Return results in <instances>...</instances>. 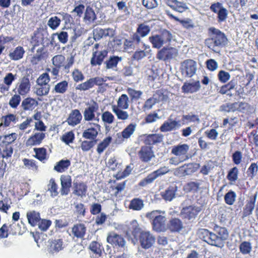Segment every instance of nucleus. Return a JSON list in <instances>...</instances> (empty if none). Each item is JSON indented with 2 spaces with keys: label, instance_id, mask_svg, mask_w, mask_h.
<instances>
[{
  "label": "nucleus",
  "instance_id": "59",
  "mask_svg": "<svg viewBox=\"0 0 258 258\" xmlns=\"http://www.w3.org/2000/svg\"><path fill=\"white\" fill-rule=\"evenodd\" d=\"M50 81L49 75L44 73L41 74L37 79L36 83L37 86L49 85L48 82Z\"/></svg>",
  "mask_w": 258,
  "mask_h": 258
},
{
  "label": "nucleus",
  "instance_id": "24",
  "mask_svg": "<svg viewBox=\"0 0 258 258\" xmlns=\"http://www.w3.org/2000/svg\"><path fill=\"white\" fill-rule=\"evenodd\" d=\"M108 51L103 50L99 52H92V57L91 59V64L92 66L101 65L104 59L106 57Z\"/></svg>",
  "mask_w": 258,
  "mask_h": 258
},
{
  "label": "nucleus",
  "instance_id": "51",
  "mask_svg": "<svg viewBox=\"0 0 258 258\" xmlns=\"http://www.w3.org/2000/svg\"><path fill=\"white\" fill-rule=\"evenodd\" d=\"M47 190L50 193L52 197H56L58 192L57 191V185L53 179H51L47 184Z\"/></svg>",
  "mask_w": 258,
  "mask_h": 258
},
{
  "label": "nucleus",
  "instance_id": "53",
  "mask_svg": "<svg viewBox=\"0 0 258 258\" xmlns=\"http://www.w3.org/2000/svg\"><path fill=\"white\" fill-rule=\"evenodd\" d=\"M50 88V85L37 86L35 88V93L39 96H46L48 94Z\"/></svg>",
  "mask_w": 258,
  "mask_h": 258
},
{
  "label": "nucleus",
  "instance_id": "27",
  "mask_svg": "<svg viewBox=\"0 0 258 258\" xmlns=\"http://www.w3.org/2000/svg\"><path fill=\"white\" fill-rule=\"evenodd\" d=\"M122 60V57L121 56L112 55L110 56L108 59L105 62L106 69H111L113 70H116L117 64Z\"/></svg>",
  "mask_w": 258,
  "mask_h": 258
},
{
  "label": "nucleus",
  "instance_id": "48",
  "mask_svg": "<svg viewBox=\"0 0 258 258\" xmlns=\"http://www.w3.org/2000/svg\"><path fill=\"white\" fill-rule=\"evenodd\" d=\"M61 20L57 16L50 17L47 23L48 26L52 30H55L59 26Z\"/></svg>",
  "mask_w": 258,
  "mask_h": 258
},
{
  "label": "nucleus",
  "instance_id": "43",
  "mask_svg": "<svg viewBox=\"0 0 258 258\" xmlns=\"http://www.w3.org/2000/svg\"><path fill=\"white\" fill-rule=\"evenodd\" d=\"M167 13L170 18L179 22L184 28L186 29H190L194 27V24L191 20L186 19L183 20H180L177 17L171 14L170 12H167Z\"/></svg>",
  "mask_w": 258,
  "mask_h": 258
},
{
  "label": "nucleus",
  "instance_id": "1",
  "mask_svg": "<svg viewBox=\"0 0 258 258\" xmlns=\"http://www.w3.org/2000/svg\"><path fill=\"white\" fill-rule=\"evenodd\" d=\"M199 236L208 244L222 248L224 246L225 241L229 236L228 232L225 227L215 225L213 232H210L206 229H201L198 231Z\"/></svg>",
  "mask_w": 258,
  "mask_h": 258
},
{
  "label": "nucleus",
  "instance_id": "7",
  "mask_svg": "<svg viewBox=\"0 0 258 258\" xmlns=\"http://www.w3.org/2000/svg\"><path fill=\"white\" fill-rule=\"evenodd\" d=\"M89 127L82 133V137L90 141H97V137L100 131L101 126L97 122H89Z\"/></svg>",
  "mask_w": 258,
  "mask_h": 258
},
{
  "label": "nucleus",
  "instance_id": "36",
  "mask_svg": "<svg viewBox=\"0 0 258 258\" xmlns=\"http://www.w3.org/2000/svg\"><path fill=\"white\" fill-rule=\"evenodd\" d=\"M18 118L16 115L13 114H8L3 116L1 118V122L0 123V128L7 127L9 126L12 122H16Z\"/></svg>",
  "mask_w": 258,
  "mask_h": 258
},
{
  "label": "nucleus",
  "instance_id": "28",
  "mask_svg": "<svg viewBox=\"0 0 258 258\" xmlns=\"http://www.w3.org/2000/svg\"><path fill=\"white\" fill-rule=\"evenodd\" d=\"M180 127L179 122L175 120L165 121L161 126L160 131L162 132H167L172 130H175Z\"/></svg>",
  "mask_w": 258,
  "mask_h": 258
},
{
  "label": "nucleus",
  "instance_id": "21",
  "mask_svg": "<svg viewBox=\"0 0 258 258\" xmlns=\"http://www.w3.org/2000/svg\"><path fill=\"white\" fill-rule=\"evenodd\" d=\"M61 188L60 192L61 196L68 195L72 185V179L70 175H61L60 177Z\"/></svg>",
  "mask_w": 258,
  "mask_h": 258
},
{
  "label": "nucleus",
  "instance_id": "20",
  "mask_svg": "<svg viewBox=\"0 0 258 258\" xmlns=\"http://www.w3.org/2000/svg\"><path fill=\"white\" fill-rule=\"evenodd\" d=\"M31 84L27 77H23L18 84L17 92L20 96L26 95L30 90Z\"/></svg>",
  "mask_w": 258,
  "mask_h": 258
},
{
  "label": "nucleus",
  "instance_id": "54",
  "mask_svg": "<svg viewBox=\"0 0 258 258\" xmlns=\"http://www.w3.org/2000/svg\"><path fill=\"white\" fill-rule=\"evenodd\" d=\"M97 143V141L85 140L81 142V148L83 152H88Z\"/></svg>",
  "mask_w": 258,
  "mask_h": 258
},
{
  "label": "nucleus",
  "instance_id": "38",
  "mask_svg": "<svg viewBox=\"0 0 258 258\" xmlns=\"http://www.w3.org/2000/svg\"><path fill=\"white\" fill-rule=\"evenodd\" d=\"M127 226V234L131 233L134 237H136L139 233H141V229L136 220L131 221Z\"/></svg>",
  "mask_w": 258,
  "mask_h": 258
},
{
  "label": "nucleus",
  "instance_id": "5",
  "mask_svg": "<svg viewBox=\"0 0 258 258\" xmlns=\"http://www.w3.org/2000/svg\"><path fill=\"white\" fill-rule=\"evenodd\" d=\"M86 107L83 112L84 120L86 121H94L95 122L98 123L100 120L99 116L100 113L97 112V116H95V113L98 111L99 108L98 103L91 100L86 103Z\"/></svg>",
  "mask_w": 258,
  "mask_h": 258
},
{
  "label": "nucleus",
  "instance_id": "2",
  "mask_svg": "<svg viewBox=\"0 0 258 258\" xmlns=\"http://www.w3.org/2000/svg\"><path fill=\"white\" fill-rule=\"evenodd\" d=\"M209 37L205 40V46L215 53H219L220 49L228 44L226 35L220 30L214 27L209 29Z\"/></svg>",
  "mask_w": 258,
  "mask_h": 258
},
{
  "label": "nucleus",
  "instance_id": "46",
  "mask_svg": "<svg viewBox=\"0 0 258 258\" xmlns=\"http://www.w3.org/2000/svg\"><path fill=\"white\" fill-rule=\"evenodd\" d=\"M68 87V83L66 81H61L54 86L52 92L63 94L67 90Z\"/></svg>",
  "mask_w": 258,
  "mask_h": 258
},
{
  "label": "nucleus",
  "instance_id": "8",
  "mask_svg": "<svg viewBox=\"0 0 258 258\" xmlns=\"http://www.w3.org/2000/svg\"><path fill=\"white\" fill-rule=\"evenodd\" d=\"M197 69V63L192 59H186L181 63V73L185 77H191L196 74Z\"/></svg>",
  "mask_w": 258,
  "mask_h": 258
},
{
  "label": "nucleus",
  "instance_id": "52",
  "mask_svg": "<svg viewBox=\"0 0 258 258\" xmlns=\"http://www.w3.org/2000/svg\"><path fill=\"white\" fill-rule=\"evenodd\" d=\"M255 207V200H250L246 204L243 209V216H247L251 215Z\"/></svg>",
  "mask_w": 258,
  "mask_h": 258
},
{
  "label": "nucleus",
  "instance_id": "44",
  "mask_svg": "<svg viewBox=\"0 0 258 258\" xmlns=\"http://www.w3.org/2000/svg\"><path fill=\"white\" fill-rule=\"evenodd\" d=\"M200 86L199 82H196L192 84L185 83L182 87V89L186 93H194L199 90Z\"/></svg>",
  "mask_w": 258,
  "mask_h": 258
},
{
  "label": "nucleus",
  "instance_id": "64",
  "mask_svg": "<svg viewBox=\"0 0 258 258\" xmlns=\"http://www.w3.org/2000/svg\"><path fill=\"white\" fill-rule=\"evenodd\" d=\"M220 111L227 112L236 111L235 102L232 103H226L221 105L220 107Z\"/></svg>",
  "mask_w": 258,
  "mask_h": 258
},
{
  "label": "nucleus",
  "instance_id": "35",
  "mask_svg": "<svg viewBox=\"0 0 258 258\" xmlns=\"http://www.w3.org/2000/svg\"><path fill=\"white\" fill-rule=\"evenodd\" d=\"M163 140V136L159 134H150L146 137L144 143L146 145H153L160 143Z\"/></svg>",
  "mask_w": 258,
  "mask_h": 258
},
{
  "label": "nucleus",
  "instance_id": "9",
  "mask_svg": "<svg viewBox=\"0 0 258 258\" xmlns=\"http://www.w3.org/2000/svg\"><path fill=\"white\" fill-rule=\"evenodd\" d=\"M150 31V27L148 25L143 23L138 26L136 32L133 34L134 40L137 43H141V45H143V48L144 47L145 49L149 48L150 47L143 43L141 37H144L146 36L149 33Z\"/></svg>",
  "mask_w": 258,
  "mask_h": 258
},
{
  "label": "nucleus",
  "instance_id": "25",
  "mask_svg": "<svg viewBox=\"0 0 258 258\" xmlns=\"http://www.w3.org/2000/svg\"><path fill=\"white\" fill-rule=\"evenodd\" d=\"M89 248L92 252V258H103V247L100 243L96 241H92L89 245Z\"/></svg>",
  "mask_w": 258,
  "mask_h": 258
},
{
  "label": "nucleus",
  "instance_id": "23",
  "mask_svg": "<svg viewBox=\"0 0 258 258\" xmlns=\"http://www.w3.org/2000/svg\"><path fill=\"white\" fill-rule=\"evenodd\" d=\"M107 241L113 245H118L120 247H123L125 244V241L123 237L113 232L108 234Z\"/></svg>",
  "mask_w": 258,
  "mask_h": 258
},
{
  "label": "nucleus",
  "instance_id": "34",
  "mask_svg": "<svg viewBox=\"0 0 258 258\" xmlns=\"http://www.w3.org/2000/svg\"><path fill=\"white\" fill-rule=\"evenodd\" d=\"M73 194L78 196L84 197L86 196L87 186L83 182L74 183Z\"/></svg>",
  "mask_w": 258,
  "mask_h": 258
},
{
  "label": "nucleus",
  "instance_id": "56",
  "mask_svg": "<svg viewBox=\"0 0 258 258\" xmlns=\"http://www.w3.org/2000/svg\"><path fill=\"white\" fill-rule=\"evenodd\" d=\"M239 250L243 254H249L252 250L251 244L248 241H243L239 245Z\"/></svg>",
  "mask_w": 258,
  "mask_h": 258
},
{
  "label": "nucleus",
  "instance_id": "3",
  "mask_svg": "<svg viewBox=\"0 0 258 258\" xmlns=\"http://www.w3.org/2000/svg\"><path fill=\"white\" fill-rule=\"evenodd\" d=\"M164 214L165 212L161 210H154L146 214L145 217L147 218L152 220L153 229L156 232H165L167 230Z\"/></svg>",
  "mask_w": 258,
  "mask_h": 258
},
{
  "label": "nucleus",
  "instance_id": "10",
  "mask_svg": "<svg viewBox=\"0 0 258 258\" xmlns=\"http://www.w3.org/2000/svg\"><path fill=\"white\" fill-rule=\"evenodd\" d=\"M201 206H189L183 207L180 212V214L184 219L188 220H194L198 214L201 211Z\"/></svg>",
  "mask_w": 258,
  "mask_h": 258
},
{
  "label": "nucleus",
  "instance_id": "49",
  "mask_svg": "<svg viewBox=\"0 0 258 258\" xmlns=\"http://www.w3.org/2000/svg\"><path fill=\"white\" fill-rule=\"evenodd\" d=\"M101 119L104 124H111L114 122L115 117L110 112L105 111L101 114Z\"/></svg>",
  "mask_w": 258,
  "mask_h": 258
},
{
  "label": "nucleus",
  "instance_id": "26",
  "mask_svg": "<svg viewBox=\"0 0 258 258\" xmlns=\"http://www.w3.org/2000/svg\"><path fill=\"white\" fill-rule=\"evenodd\" d=\"M177 187L175 185L169 186L164 191L161 192L162 198L166 201H171L175 197Z\"/></svg>",
  "mask_w": 258,
  "mask_h": 258
},
{
  "label": "nucleus",
  "instance_id": "61",
  "mask_svg": "<svg viewBox=\"0 0 258 258\" xmlns=\"http://www.w3.org/2000/svg\"><path fill=\"white\" fill-rule=\"evenodd\" d=\"M21 100L20 95L18 94H15L10 99L9 104L12 108H16L20 104Z\"/></svg>",
  "mask_w": 258,
  "mask_h": 258
},
{
  "label": "nucleus",
  "instance_id": "30",
  "mask_svg": "<svg viewBox=\"0 0 258 258\" xmlns=\"http://www.w3.org/2000/svg\"><path fill=\"white\" fill-rule=\"evenodd\" d=\"M38 104L37 101L35 99L28 97L22 101L21 107L25 111H30L33 110L38 105Z\"/></svg>",
  "mask_w": 258,
  "mask_h": 258
},
{
  "label": "nucleus",
  "instance_id": "37",
  "mask_svg": "<svg viewBox=\"0 0 258 258\" xmlns=\"http://www.w3.org/2000/svg\"><path fill=\"white\" fill-rule=\"evenodd\" d=\"M96 19V15L94 11L90 6H87L85 10L84 21L90 24L93 22Z\"/></svg>",
  "mask_w": 258,
  "mask_h": 258
},
{
  "label": "nucleus",
  "instance_id": "14",
  "mask_svg": "<svg viewBox=\"0 0 258 258\" xmlns=\"http://www.w3.org/2000/svg\"><path fill=\"white\" fill-rule=\"evenodd\" d=\"M210 10L218 15L217 18L219 22L225 21L228 17V10L219 2L212 4Z\"/></svg>",
  "mask_w": 258,
  "mask_h": 258
},
{
  "label": "nucleus",
  "instance_id": "47",
  "mask_svg": "<svg viewBox=\"0 0 258 258\" xmlns=\"http://www.w3.org/2000/svg\"><path fill=\"white\" fill-rule=\"evenodd\" d=\"M112 141V138L111 137H108L105 138L101 143H100L96 149L97 153L99 154H101L106 149V148L109 146Z\"/></svg>",
  "mask_w": 258,
  "mask_h": 258
},
{
  "label": "nucleus",
  "instance_id": "17",
  "mask_svg": "<svg viewBox=\"0 0 258 258\" xmlns=\"http://www.w3.org/2000/svg\"><path fill=\"white\" fill-rule=\"evenodd\" d=\"M184 228L182 220L178 218H171L167 223V230L171 232L179 233Z\"/></svg>",
  "mask_w": 258,
  "mask_h": 258
},
{
  "label": "nucleus",
  "instance_id": "31",
  "mask_svg": "<svg viewBox=\"0 0 258 258\" xmlns=\"http://www.w3.org/2000/svg\"><path fill=\"white\" fill-rule=\"evenodd\" d=\"M27 218L29 224L32 226L37 225L41 219L39 213L35 211H30L27 212Z\"/></svg>",
  "mask_w": 258,
  "mask_h": 258
},
{
  "label": "nucleus",
  "instance_id": "4",
  "mask_svg": "<svg viewBox=\"0 0 258 258\" xmlns=\"http://www.w3.org/2000/svg\"><path fill=\"white\" fill-rule=\"evenodd\" d=\"M173 37V35L170 31L164 29L159 34L153 35L149 37V40L153 48L160 49L164 45H170Z\"/></svg>",
  "mask_w": 258,
  "mask_h": 258
},
{
  "label": "nucleus",
  "instance_id": "62",
  "mask_svg": "<svg viewBox=\"0 0 258 258\" xmlns=\"http://www.w3.org/2000/svg\"><path fill=\"white\" fill-rule=\"evenodd\" d=\"M201 183L198 181H191L188 182L185 186V189L190 192L191 191H197L199 190Z\"/></svg>",
  "mask_w": 258,
  "mask_h": 258
},
{
  "label": "nucleus",
  "instance_id": "11",
  "mask_svg": "<svg viewBox=\"0 0 258 258\" xmlns=\"http://www.w3.org/2000/svg\"><path fill=\"white\" fill-rule=\"evenodd\" d=\"M189 150V146L187 144H179L172 147L171 153L178 157L180 161H184L189 158L187 155Z\"/></svg>",
  "mask_w": 258,
  "mask_h": 258
},
{
  "label": "nucleus",
  "instance_id": "63",
  "mask_svg": "<svg viewBox=\"0 0 258 258\" xmlns=\"http://www.w3.org/2000/svg\"><path fill=\"white\" fill-rule=\"evenodd\" d=\"M35 157L40 161L46 159V149L44 148H34Z\"/></svg>",
  "mask_w": 258,
  "mask_h": 258
},
{
  "label": "nucleus",
  "instance_id": "22",
  "mask_svg": "<svg viewBox=\"0 0 258 258\" xmlns=\"http://www.w3.org/2000/svg\"><path fill=\"white\" fill-rule=\"evenodd\" d=\"M45 138V134L43 132H36L30 136L26 141L27 146H34L40 145Z\"/></svg>",
  "mask_w": 258,
  "mask_h": 258
},
{
  "label": "nucleus",
  "instance_id": "42",
  "mask_svg": "<svg viewBox=\"0 0 258 258\" xmlns=\"http://www.w3.org/2000/svg\"><path fill=\"white\" fill-rule=\"evenodd\" d=\"M24 53V48L21 46H18L10 53L9 56L13 60H18L23 57Z\"/></svg>",
  "mask_w": 258,
  "mask_h": 258
},
{
  "label": "nucleus",
  "instance_id": "39",
  "mask_svg": "<svg viewBox=\"0 0 258 258\" xmlns=\"http://www.w3.org/2000/svg\"><path fill=\"white\" fill-rule=\"evenodd\" d=\"M144 207V201L140 198H134L130 202L128 208L134 211H140Z\"/></svg>",
  "mask_w": 258,
  "mask_h": 258
},
{
  "label": "nucleus",
  "instance_id": "29",
  "mask_svg": "<svg viewBox=\"0 0 258 258\" xmlns=\"http://www.w3.org/2000/svg\"><path fill=\"white\" fill-rule=\"evenodd\" d=\"M63 248V241L62 239H55L50 242L48 251L49 253L54 254L62 250Z\"/></svg>",
  "mask_w": 258,
  "mask_h": 258
},
{
  "label": "nucleus",
  "instance_id": "55",
  "mask_svg": "<svg viewBox=\"0 0 258 258\" xmlns=\"http://www.w3.org/2000/svg\"><path fill=\"white\" fill-rule=\"evenodd\" d=\"M236 198V193L232 190H230L225 194L224 196V201L227 205H232L235 202Z\"/></svg>",
  "mask_w": 258,
  "mask_h": 258
},
{
  "label": "nucleus",
  "instance_id": "32",
  "mask_svg": "<svg viewBox=\"0 0 258 258\" xmlns=\"http://www.w3.org/2000/svg\"><path fill=\"white\" fill-rule=\"evenodd\" d=\"M112 112L115 114L117 118L119 120H126L130 117L128 113L122 108L116 107L115 105L111 106Z\"/></svg>",
  "mask_w": 258,
  "mask_h": 258
},
{
  "label": "nucleus",
  "instance_id": "40",
  "mask_svg": "<svg viewBox=\"0 0 258 258\" xmlns=\"http://www.w3.org/2000/svg\"><path fill=\"white\" fill-rule=\"evenodd\" d=\"M116 107L127 109L129 107V98L126 94H122L117 101Z\"/></svg>",
  "mask_w": 258,
  "mask_h": 258
},
{
  "label": "nucleus",
  "instance_id": "19",
  "mask_svg": "<svg viewBox=\"0 0 258 258\" xmlns=\"http://www.w3.org/2000/svg\"><path fill=\"white\" fill-rule=\"evenodd\" d=\"M82 119V115L78 109L72 110L66 120L69 125L75 126L79 124Z\"/></svg>",
  "mask_w": 258,
  "mask_h": 258
},
{
  "label": "nucleus",
  "instance_id": "58",
  "mask_svg": "<svg viewBox=\"0 0 258 258\" xmlns=\"http://www.w3.org/2000/svg\"><path fill=\"white\" fill-rule=\"evenodd\" d=\"M55 35L57 36V38L61 43L65 44L67 43L69 37V35L67 32L64 31L57 32L53 33L52 35V37H53Z\"/></svg>",
  "mask_w": 258,
  "mask_h": 258
},
{
  "label": "nucleus",
  "instance_id": "33",
  "mask_svg": "<svg viewBox=\"0 0 258 258\" xmlns=\"http://www.w3.org/2000/svg\"><path fill=\"white\" fill-rule=\"evenodd\" d=\"M72 231L75 236L82 238L85 235L86 227L83 224H76L73 227Z\"/></svg>",
  "mask_w": 258,
  "mask_h": 258
},
{
  "label": "nucleus",
  "instance_id": "16",
  "mask_svg": "<svg viewBox=\"0 0 258 258\" xmlns=\"http://www.w3.org/2000/svg\"><path fill=\"white\" fill-rule=\"evenodd\" d=\"M140 159L144 162H148L155 158L154 153L151 146H142L138 152Z\"/></svg>",
  "mask_w": 258,
  "mask_h": 258
},
{
  "label": "nucleus",
  "instance_id": "12",
  "mask_svg": "<svg viewBox=\"0 0 258 258\" xmlns=\"http://www.w3.org/2000/svg\"><path fill=\"white\" fill-rule=\"evenodd\" d=\"M115 30L113 28L103 29L97 27L93 30L92 33L95 41H97L107 37H113L115 35Z\"/></svg>",
  "mask_w": 258,
  "mask_h": 258
},
{
  "label": "nucleus",
  "instance_id": "57",
  "mask_svg": "<svg viewBox=\"0 0 258 258\" xmlns=\"http://www.w3.org/2000/svg\"><path fill=\"white\" fill-rule=\"evenodd\" d=\"M124 46L125 49H135L136 48L140 47L141 43H137L133 39V35L131 37V40L125 39L124 41Z\"/></svg>",
  "mask_w": 258,
  "mask_h": 258
},
{
  "label": "nucleus",
  "instance_id": "50",
  "mask_svg": "<svg viewBox=\"0 0 258 258\" xmlns=\"http://www.w3.org/2000/svg\"><path fill=\"white\" fill-rule=\"evenodd\" d=\"M65 59V57L63 55H56L52 58V64L57 68H60L61 67H64V62Z\"/></svg>",
  "mask_w": 258,
  "mask_h": 258
},
{
  "label": "nucleus",
  "instance_id": "6",
  "mask_svg": "<svg viewBox=\"0 0 258 258\" xmlns=\"http://www.w3.org/2000/svg\"><path fill=\"white\" fill-rule=\"evenodd\" d=\"M170 169L168 166H164L161 167L158 169L153 171L149 174L146 178L141 181L140 185L141 186H145L148 184L152 183L156 178L169 172Z\"/></svg>",
  "mask_w": 258,
  "mask_h": 258
},
{
  "label": "nucleus",
  "instance_id": "60",
  "mask_svg": "<svg viewBox=\"0 0 258 258\" xmlns=\"http://www.w3.org/2000/svg\"><path fill=\"white\" fill-rule=\"evenodd\" d=\"M157 103L160 102H165L168 99L167 92L163 93L161 91H157L155 94L153 95Z\"/></svg>",
  "mask_w": 258,
  "mask_h": 258
},
{
  "label": "nucleus",
  "instance_id": "13",
  "mask_svg": "<svg viewBox=\"0 0 258 258\" xmlns=\"http://www.w3.org/2000/svg\"><path fill=\"white\" fill-rule=\"evenodd\" d=\"M139 240L142 248L148 249L154 244L155 237L150 232L143 231L140 233Z\"/></svg>",
  "mask_w": 258,
  "mask_h": 258
},
{
  "label": "nucleus",
  "instance_id": "15",
  "mask_svg": "<svg viewBox=\"0 0 258 258\" xmlns=\"http://www.w3.org/2000/svg\"><path fill=\"white\" fill-rule=\"evenodd\" d=\"M178 51L173 47H164L157 54V58L160 60H167L177 56Z\"/></svg>",
  "mask_w": 258,
  "mask_h": 258
},
{
  "label": "nucleus",
  "instance_id": "45",
  "mask_svg": "<svg viewBox=\"0 0 258 258\" xmlns=\"http://www.w3.org/2000/svg\"><path fill=\"white\" fill-rule=\"evenodd\" d=\"M70 165L71 162L69 160H61L57 163L54 167V169L57 172H62L68 169Z\"/></svg>",
  "mask_w": 258,
  "mask_h": 258
},
{
  "label": "nucleus",
  "instance_id": "18",
  "mask_svg": "<svg viewBox=\"0 0 258 258\" xmlns=\"http://www.w3.org/2000/svg\"><path fill=\"white\" fill-rule=\"evenodd\" d=\"M165 3L172 10L179 13H183L188 9L187 5L183 2L177 0H164Z\"/></svg>",
  "mask_w": 258,
  "mask_h": 258
},
{
  "label": "nucleus",
  "instance_id": "41",
  "mask_svg": "<svg viewBox=\"0 0 258 258\" xmlns=\"http://www.w3.org/2000/svg\"><path fill=\"white\" fill-rule=\"evenodd\" d=\"M137 127L135 123L129 124L121 132V136L123 139H128L134 133Z\"/></svg>",
  "mask_w": 258,
  "mask_h": 258
}]
</instances>
